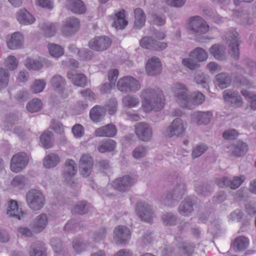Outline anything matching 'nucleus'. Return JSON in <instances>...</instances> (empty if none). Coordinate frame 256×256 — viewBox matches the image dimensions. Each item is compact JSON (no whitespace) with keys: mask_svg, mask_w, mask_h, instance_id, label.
Returning <instances> with one entry per match:
<instances>
[{"mask_svg":"<svg viewBox=\"0 0 256 256\" xmlns=\"http://www.w3.org/2000/svg\"><path fill=\"white\" fill-rule=\"evenodd\" d=\"M48 222V216L46 214L42 213L36 216L31 223V228L35 232H40L43 230Z\"/></svg>","mask_w":256,"mask_h":256,"instance_id":"obj_19","label":"nucleus"},{"mask_svg":"<svg viewBox=\"0 0 256 256\" xmlns=\"http://www.w3.org/2000/svg\"><path fill=\"white\" fill-rule=\"evenodd\" d=\"M105 109L99 106H96L91 109L90 112V119L94 122H100L104 116Z\"/></svg>","mask_w":256,"mask_h":256,"instance_id":"obj_33","label":"nucleus"},{"mask_svg":"<svg viewBox=\"0 0 256 256\" xmlns=\"http://www.w3.org/2000/svg\"><path fill=\"white\" fill-rule=\"evenodd\" d=\"M210 52L216 60H222L225 58V48L224 46L214 44L210 47Z\"/></svg>","mask_w":256,"mask_h":256,"instance_id":"obj_34","label":"nucleus"},{"mask_svg":"<svg viewBox=\"0 0 256 256\" xmlns=\"http://www.w3.org/2000/svg\"><path fill=\"white\" fill-rule=\"evenodd\" d=\"M245 180V176L241 175L239 176H234L232 180H230V187L232 189L238 188Z\"/></svg>","mask_w":256,"mask_h":256,"instance_id":"obj_59","label":"nucleus"},{"mask_svg":"<svg viewBox=\"0 0 256 256\" xmlns=\"http://www.w3.org/2000/svg\"><path fill=\"white\" fill-rule=\"evenodd\" d=\"M189 56L200 62H203L207 60L208 54L207 52L202 48H197L190 52Z\"/></svg>","mask_w":256,"mask_h":256,"instance_id":"obj_45","label":"nucleus"},{"mask_svg":"<svg viewBox=\"0 0 256 256\" xmlns=\"http://www.w3.org/2000/svg\"><path fill=\"white\" fill-rule=\"evenodd\" d=\"M26 66L28 69L32 70H39L42 67V64L40 62L30 58L26 60Z\"/></svg>","mask_w":256,"mask_h":256,"instance_id":"obj_52","label":"nucleus"},{"mask_svg":"<svg viewBox=\"0 0 256 256\" xmlns=\"http://www.w3.org/2000/svg\"><path fill=\"white\" fill-rule=\"evenodd\" d=\"M5 65L10 70H14L18 66V62L14 56H9L5 60Z\"/></svg>","mask_w":256,"mask_h":256,"instance_id":"obj_63","label":"nucleus"},{"mask_svg":"<svg viewBox=\"0 0 256 256\" xmlns=\"http://www.w3.org/2000/svg\"><path fill=\"white\" fill-rule=\"evenodd\" d=\"M223 98L226 102L236 107L240 106L243 104L241 96L237 92H234L228 90H224L223 92Z\"/></svg>","mask_w":256,"mask_h":256,"instance_id":"obj_23","label":"nucleus"},{"mask_svg":"<svg viewBox=\"0 0 256 256\" xmlns=\"http://www.w3.org/2000/svg\"><path fill=\"white\" fill-rule=\"evenodd\" d=\"M248 244V239L245 236H240L234 240L232 247L235 251H243L247 248Z\"/></svg>","mask_w":256,"mask_h":256,"instance_id":"obj_38","label":"nucleus"},{"mask_svg":"<svg viewBox=\"0 0 256 256\" xmlns=\"http://www.w3.org/2000/svg\"><path fill=\"white\" fill-rule=\"evenodd\" d=\"M94 160L89 154H83L79 160L80 172L84 177L88 176L92 172L94 166Z\"/></svg>","mask_w":256,"mask_h":256,"instance_id":"obj_11","label":"nucleus"},{"mask_svg":"<svg viewBox=\"0 0 256 256\" xmlns=\"http://www.w3.org/2000/svg\"><path fill=\"white\" fill-rule=\"evenodd\" d=\"M76 172L77 168L75 162L72 160H68L66 162L63 173V178L64 180L70 185L74 184L73 177Z\"/></svg>","mask_w":256,"mask_h":256,"instance_id":"obj_18","label":"nucleus"},{"mask_svg":"<svg viewBox=\"0 0 256 256\" xmlns=\"http://www.w3.org/2000/svg\"><path fill=\"white\" fill-rule=\"evenodd\" d=\"M188 24L189 29L198 36L205 34L209 30V26L206 21L198 16L190 17Z\"/></svg>","mask_w":256,"mask_h":256,"instance_id":"obj_6","label":"nucleus"},{"mask_svg":"<svg viewBox=\"0 0 256 256\" xmlns=\"http://www.w3.org/2000/svg\"><path fill=\"white\" fill-rule=\"evenodd\" d=\"M162 222L166 226H174L177 223V217L172 212H166L162 216Z\"/></svg>","mask_w":256,"mask_h":256,"instance_id":"obj_48","label":"nucleus"},{"mask_svg":"<svg viewBox=\"0 0 256 256\" xmlns=\"http://www.w3.org/2000/svg\"><path fill=\"white\" fill-rule=\"evenodd\" d=\"M139 102V98L134 96L127 95L122 99L123 104L128 108L135 107Z\"/></svg>","mask_w":256,"mask_h":256,"instance_id":"obj_47","label":"nucleus"},{"mask_svg":"<svg viewBox=\"0 0 256 256\" xmlns=\"http://www.w3.org/2000/svg\"><path fill=\"white\" fill-rule=\"evenodd\" d=\"M241 94L247 98L250 108L252 110H256V96L255 94L246 90H241Z\"/></svg>","mask_w":256,"mask_h":256,"instance_id":"obj_46","label":"nucleus"},{"mask_svg":"<svg viewBox=\"0 0 256 256\" xmlns=\"http://www.w3.org/2000/svg\"><path fill=\"white\" fill-rule=\"evenodd\" d=\"M30 158L25 152H18L12 158L10 169L15 172H21L28 164Z\"/></svg>","mask_w":256,"mask_h":256,"instance_id":"obj_8","label":"nucleus"},{"mask_svg":"<svg viewBox=\"0 0 256 256\" xmlns=\"http://www.w3.org/2000/svg\"><path fill=\"white\" fill-rule=\"evenodd\" d=\"M117 133L116 126L112 124H108L96 128L94 135L97 137H114Z\"/></svg>","mask_w":256,"mask_h":256,"instance_id":"obj_20","label":"nucleus"},{"mask_svg":"<svg viewBox=\"0 0 256 256\" xmlns=\"http://www.w3.org/2000/svg\"><path fill=\"white\" fill-rule=\"evenodd\" d=\"M80 28L79 20L74 16L67 18L64 22L61 31L63 35L70 36L77 32Z\"/></svg>","mask_w":256,"mask_h":256,"instance_id":"obj_13","label":"nucleus"},{"mask_svg":"<svg viewBox=\"0 0 256 256\" xmlns=\"http://www.w3.org/2000/svg\"><path fill=\"white\" fill-rule=\"evenodd\" d=\"M194 80L198 84H200L205 88H207L208 87V82L210 80L208 75L200 72L195 74Z\"/></svg>","mask_w":256,"mask_h":256,"instance_id":"obj_44","label":"nucleus"},{"mask_svg":"<svg viewBox=\"0 0 256 256\" xmlns=\"http://www.w3.org/2000/svg\"><path fill=\"white\" fill-rule=\"evenodd\" d=\"M162 71V65L157 57L149 58L146 64V72L148 75L154 76L160 74Z\"/></svg>","mask_w":256,"mask_h":256,"instance_id":"obj_17","label":"nucleus"},{"mask_svg":"<svg viewBox=\"0 0 256 256\" xmlns=\"http://www.w3.org/2000/svg\"><path fill=\"white\" fill-rule=\"evenodd\" d=\"M6 214L10 217L20 220L24 213L21 210H19L17 202L12 200L8 202Z\"/></svg>","mask_w":256,"mask_h":256,"instance_id":"obj_24","label":"nucleus"},{"mask_svg":"<svg viewBox=\"0 0 256 256\" xmlns=\"http://www.w3.org/2000/svg\"><path fill=\"white\" fill-rule=\"evenodd\" d=\"M60 162V158L54 153L47 154L43 160L44 166L46 168H51L56 166Z\"/></svg>","mask_w":256,"mask_h":256,"instance_id":"obj_31","label":"nucleus"},{"mask_svg":"<svg viewBox=\"0 0 256 256\" xmlns=\"http://www.w3.org/2000/svg\"><path fill=\"white\" fill-rule=\"evenodd\" d=\"M195 202L190 198H185L180 204L178 208V212L180 214L184 216H190L194 211V206Z\"/></svg>","mask_w":256,"mask_h":256,"instance_id":"obj_22","label":"nucleus"},{"mask_svg":"<svg viewBox=\"0 0 256 256\" xmlns=\"http://www.w3.org/2000/svg\"><path fill=\"white\" fill-rule=\"evenodd\" d=\"M118 102L116 100H110L106 106L105 112L107 110L110 114L112 115L115 113L116 110Z\"/></svg>","mask_w":256,"mask_h":256,"instance_id":"obj_64","label":"nucleus"},{"mask_svg":"<svg viewBox=\"0 0 256 256\" xmlns=\"http://www.w3.org/2000/svg\"><path fill=\"white\" fill-rule=\"evenodd\" d=\"M135 133L140 140L148 142L152 136L151 126L146 122H138L135 125Z\"/></svg>","mask_w":256,"mask_h":256,"instance_id":"obj_10","label":"nucleus"},{"mask_svg":"<svg viewBox=\"0 0 256 256\" xmlns=\"http://www.w3.org/2000/svg\"><path fill=\"white\" fill-rule=\"evenodd\" d=\"M128 24V22L125 20L124 10H122L116 14V18L112 24L113 27L116 29L122 30Z\"/></svg>","mask_w":256,"mask_h":256,"instance_id":"obj_36","label":"nucleus"},{"mask_svg":"<svg viewBox=\"0 0 256 256\" xmlns=\"http://www.w3.org/2000/svg\"><path fill=\"white\" fill-rule=\"evenodd\" d=\"M183 65L191 70H194L199 68L200 66L192 58H184L182 60Z\"/></svg>","mask_w":256,"mask_h":256,"instance_id":"obj_60","label":"nucleus"},{"mask_svg":"<svg viewBox=\"0 0 256 256\" xmlns=\"http://www.w3.org/2000/svg\"><path fill=\"white\" fill-rule=\"evenodd\" d=\"M67 76L74 85L78 86L84 87L87 84L86 78L83 74H76L74 70H69Z\"/></svg>","mask_w":256,"mask_h":256,"instance_id":"obj_26","label":"nucleus"},{"mask_svg":"<svg viewBox=\"0 0 256 256\" xmlns=\"http://www.w3.org/2000/svg\"><path fill=\"white\" fill-rule=\"evenodd\" d=\"M16 19L22 24L28 25L33 24L36 19L26 9L22 8L17 12Z\"/></svg>","mask_w":256,"mask_h":256,"instance_id":"obj_27","label":"nucleus"},{"mask_svg":"<svg viewBox=\"0 0 256 256\" xmlns=\"http://www.w3.org/2000/svg\"><path fill=\"white\" fill-rule=\"evenodd\" d=\"M136 178L130 175H125L114 180L112 182L114 188L121 192H126L130 190V188L136 183Z\"/></svg>","mask_w":256,"mask_h":256,"instance_id":"obj_7","label":"nucleus"},{"mask_svg":"<svg viewBox=\"0 0 256 256\" xmlns=\"http://www.w3.org/2000/svg\"><path fill=\"white\" fill-rule=\"evenodd\" d=\"M23 36L18 32H15L11 36H8L6 39L8 46L10 49L20 48L23 43Z\"/></svg>","mask_w":256,"mask_h":256,"instance_id":"obj_25","label":"nucleus"},{"mask_svg":"<svg viewBox=\"0 0 256 256\" xmlns=\"http://www.w3.org/2000/svg\"><path fill=\"white\" fill-rule=\"evenodd\" d=\"M26 202L29 208L33 210H39L44 206L45 196L41 190L32 189L26 194Z\"/></svg>","mask_w":256,"mask_h":256,"instance_id":"obj_4","label":"nucleus"},{"mask_svg":"<svg viewBox=\"0 0 256 256\" xmlns=\"http://www.w3.org/2000/svg\"><path fill=\"white\" fill-rule=\"evenodd\" d=\"M41 28L46 38L54 36L56 34V24L50 22H46L42 24L41 26Z\"/></svg>","mask_w":256,"mask_h":256,"instance_id":"obj_41","label":"nucleus"},{"mask_svg":"<svg viewBox=\"0 0 256 256\" xmlns=\"http://www.w3.org/2000/svg\"><path fill=\"white\" fill-rule=\"evenodd\" d=\"M90 246V243L82 238H76L72 242V246L78 254L86 250Z\"/></svg>","mask_w":256,"mask_h":256,"instance_id":"obj_35","label":"nucleus"},{"mask_svg":"<svg viewBox=\"0 0 256 256\" xmlns=\"http://www.w3.org/2000/svg\"><path fill=\"white\" fill-rule=\"evenodd\" d=\"M247 150V144L242 142H237L230 146V151L236 156H240L246 154Z\"/></svg>","mask_w":256,"mask_h":256,"instance_id":"obj_32","label":"nucleus"},{"mask_svg":"<svg viewBox=\"0 0 256 256\" xmlns=\"http://www.w3.org/2000/svg\"><path fill=\"white\" fill-rule=\"evenodd\" d=\"M72 132L76 138H80L83 136L84 133V130L80 124H76L72 128Z\"/></svg>","mask_w":256,"mask_h":256,"instance_id":"obj_62","label":"nucleus"},{"mask_svg":"<svg viewBox=\"0 0 256 256\" xmlns=\"http://www.w3.org/2000/svg\"><path fill=\"white\" fill-rule=\"evenodd\" d=\"M46 83L43 80H36L30 86L31 91L37 94L42 92L46 86Z\"/></svg>","mask_w":256,"mask_h":256,"instance_id":"obj_50","label":"nucleus"},{"mask_svg":"<svg viewBox=\"0 0 256 256\" xmlns=\"http://www.w3.org/2000/svg\"><path fill=\"white\" fill-rule=\"evenodd\" d=\"M195 190L198 194L206 196L211 192L212 188L207 184H197L195 186Z\"/></svg>","mask_w":256,"mask_h":256,"instance_id":"obj_58","label":"nucleus"},{"mask_svg":"<svg viewBox=\"0 0 256 256\" xmlns=\"http://www.w3.org/2000/svg\"><path fill=\"white\" fill-rule=\"evenodd\" d=\"M42 107V102L38 98H34L26 105V109L30 112H34L40 110Z\"/></svg>","mask_w":256,"mask_h":256,"instance_id":"obj_49","label":"nucleus"},{"mask_svg":"<svg viewBox=\"0 0 256 256\" xmlns=\"http://www.w3.org/2000/svg\"><path fill=\"white\" fill-rule=\"evenodd\" d=\"M40 141L42 146L46 148H50L54 142V135L50 131H45L40 137Z\"/></svg>","mask_w":256,"mask_h":256,"instance_id":"obj_40","label":"nucleus"},{"mask_svg":"<svg viewBox=\"0 0 256 256\" xmlns=\"http://www.w3.org/2000/svg\"><path fill=\"white\" fill-rule=\"evenodd\" d=\"M154 40L149 36L144 37L140 41V45L142 47L153 50Z\"/></svg>","mask_w":256,"mask_h":256,"instance_id":"obj_57","label":"nucleus"},{"mask_svg":"<svg viewBox=\"0 0 256 256\" xmlns=\"http://www.w3.org/2000/svg\"><path fill=\"white\" fill-rule=\"evenodd\" d=\"M216 84L222 89L228 87L230 82V78L228 74L225 72H221L216 75Z\"/></svg>","mask_w":256,"mask_h":256,"instance_id":"obj_39","label":"nucleus"},{"mask_svg":"<svg viewBox=\"0 0 256 256\" xmlns=\"http://www.w3.org/2000/svg\"><path fill=\"white\" fill-rule=\"evenodd\" d=\"M136 211L142 220L150 222L154 217L152 206L147 203L140 202L136 204Z\"/></svg>","mask_w":256,"mask_h":256,"instance_id":"obj_14","label":"nucleus"},{"mask_svg":"<svg viewBox=\"0 0 256 256\" xmlns=\"http://www.w3.org/2000/svg\"><path fill=\"white\" fill-rule=\"evenodd\" d=\"M147 153V149L145 146H139L136 147L132 152V156L136 159L145 156Z\"/></svg>","mask_w":256,"mask_h":256,"instance_id":"obj_55","label":"nucleus"},{"mask_svg":"<svg viewBox=\"0 0 256 256\" xmlns=\"http://www.w3.org/2000/svg\"><path fill=\"white\" fill-rule=\"evenodd\" d=\"M116 142L112 139L102 140L98 144V150L99 152L104 153L113 151L116 147Z\"/></svg>","mask_w":256,"mask_h":256,"instance_id":"obj_30","label":"nucleus"},{"mask_svg":"<svg viewBox=\"0 0 256 256\" xmlns=\"http://www.w3.org/2000/svg\"><path fill=\"white\" fill-rule=\"evenodd\" d=\"M173 92L175 100L182 107L189 109L194 108L187 87L182 83L176 82L173 85Z\"/></svg>","mask_w":256,"mask_h":256,"instance_id":"obj_3","label":"nucleus"},{"mask_svg":"<svg viewBox=\"0 0 256 256\" xmlns=\"http://www.w3.org/2000/svg\"><path fill=\"white\" fill-rule=\"evenodd\" d=\"M179 247L182 248L184 256H189L192 254L194 246L190 243L182 242L180 244Z\"/></svg>","mask_w":256,"mask_h":256,"instance_id":"obj_54","label":"nucleus"},{"mask_svg":"<svg viewBox=\"0 0 256 256\" xmlns=\"http://www.w3.org/2000/svg\"><path fill=\"white\" fill-rule=\"evenodd\" d=\"M208 150V146L204 144H200L193 148L192 156L193 158H197L202 154Z\"/></svg>","mask_w":256,"mask_h":256,"instance_id":"obj_51","label":"nucleus"},{"mask_svg":"<svg viewBox=\"0 0 256 256\" xmlns=\"http://www.w3.org/2000/svg\"><path fill=\"white\" fill-rule=\"evenodd\" d=\"M142 104L146 112L160 110L164 106V96L159 89L148 88L142 92Z\"/></svg>","mask_w":256,"mask_h":256,"instance_id":"obj_1","label":"nucleus"},{"mask_svg":"<svg viewBox=\"0 0 256 256\" xmlns=\"http://www.w3.org/2000/svg\"><path fill=\"white\" fill-rule=\"evenodd\" d=\"M46 249L44 244L41 243L32 244L29 249L30 256H45Z\"/></svg>","mask_w":256,"mask_h":256,"instance_id":"obj_37","label":"nucleus"},{"mask_svg":"<svg viewBox=\"0 0 256 256\" xmlns=\"http://www.w3.org/2000/svg\"><path fill=\"white\" fill-rule=\"evenodd\" d=\"M185 130L186 126L183 120L180 118H176L167 127L166 134L170 138L178 136L184 132Z\"/></svg>","mask_w":256,"mask_h":256,"instance_id":"obj_9","label":"nucleus"},{"mask_svg":"<svg viewBox=\"0 0 256 256\" xmlns=\"http://www.w3.org/2000/svg\"><path fill=\"white\" fill-rule=\"evenodd\" d=\"M134 12L135 16V26L138 28H140L144 24L146 16L143 10L140 8H136Z\"/></svg>","mask_w":256,"mask_h":256,"instance_id":"obj_43","label":"nucleus"},{"mask_svg":"<svg viewBox=\"0 0 256 256\" xmlns=\"http://www.w3.org/2000/svg\"><path fill=\"white\" fill-rule=\"evenodd\" d=\"M66 7L75 14H84L86 10V5L81 0H67Z\"/></svg>","mask_w":256,"mask_h":256,"instance_id":"obj_21","label":"nucleus"},{"mask_svg":"<svg viewBox=\"0 0 256 256\" xmlns=\"http://www.w3.org/2000/svg\"><path fill=\"white\" fill-rule=\"evenodd\" d=\"M88 210V206L86 202H80L78 204L74 209L75 213L84 214L86 213Z\"/></svg>","mask_w":256,"mask_h":256,"instance_id":"obj_61","label":"nucleus"},{"mask_svg":"<svg viewBox=\"0 0 256 256\" xmlns=\"http://www.w3.org/2000/svg\"><path fill=\"white\" fill-rule=\"evenodd\" d=\"M186 192V184L180 178H176V183L172 190L162 200V202L170 206H174L181 200Z\"/></svg>","mask_w":256,"mask_h":256,"instance_id":"obj_2","label":"nucleus"},{"mask_svg":"<svg viewBox=\"0 0 256 256\" xmlns=\"http://www.w3.org/2000/svg\"><path fill=\"white\" fill-rule=\"evenodd\" d=\"M111 44V40L106 36H96L89 42L88 46L93 50L103 51L108 49Z\"/></svg>","mask_w":256,"mask_h":256,"instance_id":"obj_15","label":"nucleus"},{"mask_svg":"<svg viewBox=\"0 0 256 256\" xmlns=\"http://www.w3.org/2000/svg\"><path fill=\"white\" fill-rule=\"evenodd\" d=\"M116 86L119 90L125 93L136 92L141 87L138 80L129 76L120 78Z\"/></svg>","mask_w":256,"mask_h":256,"instance_id":"obj_5","label":"nucleus"},{"mask_svg":"<svg viewBox=\"0 0 256 256\" xmlns=\"http://www.w3.org/2000/svg\"><path fill=\"white\" fill-rule=\"evenodd\" d=\"M50 83L54 90L58 93L61 94L64 92L66 81L61 75L54 76L50 79Z\"/></svg>","mask_w":256,"mask_h":256,"instance_id":"obj_28","label":"nucleus"},{"mask_svg":"<svg viewBox=\"0 0 256 256\" xmlns=\"http://www.w3.org/2000/svg\"><path fill=\"white\" fill-rule=\"evenodd\" d=\"M130 229L124 226H118L114 230V239L117 244H125L130 238Z\"/></svg>","mask_w":256,"mask_h":256,"instance_id":"obj_16","label":"nucleus"},{"mask_svg":"<svg viewBox=\"0 0 256 256\" xmlns=\"http://www.w3.org/2000/svg\"><path fill=\"white\" fill-rule=\"evenodd\" d=\"M9 79V74L8 71L0 68V88L8 86Z\"/></svg>","mask_w":256,"mask_h":256,"instance_id":"obj_56","label":"nucleus"},{"mask_svg":"<svg viewBox=\"0 0 256 256\" xmlns=\"http://www.w3.org/2000/svg\"><path fill=\"white\" fill-rule=\"evenodd\" d=\"M212 114L210 112H198L192 115L193 121L198 124H208L212 117Z\"/></svg>","mask_w":256,"mask_h":256,"instance_id":"obj_29","label":"nucleus"},{"mask_svg":"<svg viewBox=\"0 0 256 256\" xmlns=\"http://www.w3.org/2000/svg\"><path fill=\"white\" fill-rule=\"evenodd\" d=\"M238 35L236 32H230L226 36V43L230 48V53L236 60H238L240 56Z\"/></svg>","mask_w":256,"mask_h":256,"instance_id":"obj_12","label":"nucleus"},{"mask_svg":"<svg viewBox=\"0 0 256 256\" xmlns=\"http://www.w3.org/2000/svg\"><path fill=\"white\" fill-rule=\"evenodd\" d=\"M48 48L50 55L52 57L58 58L64 54V48L58 44L49 43Z\"/></svg>","mask_w":256,"mask_h":256,"instance_id":"obj_42","label":"nucleus"},{"mask_svg":"<svg viewBox=\"0 0 256 256\" xmlns=\"http://www.w3.org/2000/svg\"><path fill=\"white\" fill-rule=\"evenodd\" d=\"M190 99L194 105V108L198 104H202L205 100L204 95L200 92H194L190 96Z\"/></svg>","mask_w":256,"mask_h":256,"instance_id":"obj_53","label":"nucleus"}]
</instances>
